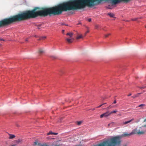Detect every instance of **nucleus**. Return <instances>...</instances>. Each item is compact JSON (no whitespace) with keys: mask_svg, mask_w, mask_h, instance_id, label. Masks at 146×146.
I'll use <instances>...</instances> for the list:
<instances>
[{"mask_svg":"<svg viewBox=\"0 0 146 146\" xmlns=\"http://www.w3.org/2000/svg\"><path fill=\"white\" fill-rule=\"evenodd\" d=\"M95 108H93V109H92V110H95Z\"/></svg>","mask_w":146,"mask_h":146,"instance_id":"obj_36","label":"nucleus"},{"mask_svg":"<svg viewBox=\"0 0 146 146\" xmlns=\"http://www.w3.org/2000/svg\"><path fill=\"white\" fill-rule=\"evenodd\" d=\"M0 40L4 41V40L2 38H0Z\"/></svg>","mask_w":146,"mask_h":146,"instance_id":"obj_29","label":"nucleus"},{"mask_svg":"<svg viewBox=\"0 0 146 146\" xmlns=\"http://www.w3.org/2000/svg\"><path fill=\"white\" fill-rule=\"evenodd\" d=\"M39 52L40 53H42L44 52V50L42 48H40L39 50Z\"/></svg>","mask_w":146,"mask_h":146,"instance_id":"obj_11","label":"nucleus"},{"mask_svg":"<svg viewBox=\"0 0 146 146\" xmlns=\"http://www.w3.org/2000/svg\"><path fill=\"white\" fill-rule=\"evenodd\" d=\"M110 115L111 113L110 112H109V111H107V112L101 114L100 116V117L101 118H102L103 117L107 118Z\"/></svg>","mask_w":146,"mask_h":146,"instance_id":"obj_3","label":"nucleus"},{"mask_svg":"<svg viewBox=\"0 0 146 146\" xmlns=\"http://www.w3.org/2000/svg\"><path fill=\"white\" fill-rule=\"evenodd\" d=\"M133 130L134 134H137L139 135L143 134L146 131V125L138 127Z\"/></svg>","mask_w":146,"mask_h":146,"instance_id":"obj_2","label":"nucleus"},{"mask_svg":"<svg viewBox=\"0 0 146 146\" xmlns=\"http://www.w3.org/2000/svg\"><path fill=\"white\" fill-rule=\"evenodd\" d=\"M131 94H129V95H128V96H131Z\"/></svg>","mask_w":146,"mask_h":146,"instance_id":"obj_32","label":"nucleus"},{"mask_svg":"<svg viewBox=\"0 0 146 146\" xmlns=\"http://www.w3.org/2000/svg\"><path fill=\"white\" fill-rule=\"evenodd\" d=\"M145 27H146V26H145Z\"/></svg>","mask_w":146,"mask_h":146,"instance_id":"obj_39","label":"nucleus"},{"mask_svg":"<svg viewBox=\"0 0 146 146\" xmlns=\"http://www.w3.org/2000/svg\"><path fill=\"white\" fill-rule=\"evenodd\" d=\"M64 30H63L62 31V33H64Z\"/></svg>","mask_w":146,"mask_h":146,"instance_id":"obj_30","label":"nucleus"},{"mask_svg":"<svg viewBox=\"0 0 146 146\" xmlns=\"http://www.w3.org/2000/svg\"><path fill=\"white\" fill-rule=\"evenodd\" d=\"M88 21L89 22L91 21V19H89L88 20Z\"/></svg>","mask_w":146,"mask_h":146,"instance_id":"obj_28","label":"nucleus"},{"mask_svg":"<svg viewBox=\"0 0 146 146\" xmlns=\"http://www.w3.org/2000/svg\"><path fill=\"white\" fill-rule=\"evenodd\" d=\"M83 38V36L81 35L78 36H77V37H76V38L77 39H79L80 38Z\"/></svg>","mask_w":146,"mask_h":146,"instance_id":"obj_15","label":"nucleus"},{"mask_svg":"<svg viewBox=\"0 0 146 146\" xmlns=\"http://www.w3.org/2000/svg\"><path fill=\"white\" fill-rule=\"evenodd\" d=\"M138 96L137 95H135L134 96H132V97L133 98H135L137 97Z\"/></svg>","mask_w":146,"mask_h":146,"instance_id":"obj_21","label":"nucleus"},{"mask_svg":"<svg viewBox=\"0 0 146 146\" xmlns=\"http://www.w3.org/2000/svg\"><path fill=\"white\" fill-rule=\"evenodd\" d=\"M138 18H134V19H132L131 20L133 21H136Z\"/></svg>","mask_w":146,"mask_h":146,"instance_id":"obj_17","label":"nucleus"},{"mask_svg":"<svg viewBox=\"0 0 146 146\" xmlns=\"http://www.w3.org/2000/svg\"><path fill=\"white\" fill-rule=\"evenodd\" d=\"M139 88H140V89H143V88H146V86H142V87H139Z\"/></svg>","mask_w":146,"mask_h":146,"instance_id":"obj_23","label":"nucleus"},{"mask_svg":"<svg viewBox=\"0 0 146 146\" xmlns=\"http://www.w3.org/2000/svg\"><path fill=\"white\" fill-rule=\"evenodd\" d=\"M82 123V121H79L77 123H78V125H80V124H81V123Z\"/></svg>","mask_w":146,"mask_h":146,"instance_id":"obj_22","label":"nucleus"},{"mask_svg":"<svg viewBox=\"0 0 146 146\" xmlns=\"http://www.w3.org/2000/svg\"><path fill=\"white\" fill-rule=\"evenodd\" d=\"M74 38H68L66 39L67 41L69 43L72 42V40Z\"/></svg>","mask_w":146,"mask_h":146,"instance_id":"obj_7","label":"nucleus"},{"mask_svg":"<svg viewBox=\"0 0 146 146\" xmlns=\"http://www.w3.org/2000/svg\"><path fill=\"white\" fill-rule=\"evenodd\" d=\"M27 40H27V39H26L25 40V41H27Z\"/></svg>","mask_w":146,"mask_h":146,"instance_id":"obj_38","label":"nucleus"},{"mask_svg":"<svg viewBox=\"0 0 146 146\" xmlns=\"http://www.w3.org/2000/svg\"><path fill=\"white\" fill-rule=\"evenodd\" d=\"M134 120V119H132L129 121H125V122H124L123 123V124H124V125H125V124H127V123H128L131 122V121H133Z\"/></svg>","mask_w":146,"mask_h":146,"instance_id":"obj_6","label":"nucleus"},{"mask_svg":"<svg viewBox=\"0 0 146 146\" xmlns=\"http://www.w3.org/2000/svg\"><path fill=\"white\" fill-rule=\"evenodd\" d=\"M99 26L98 25H95V28L96 29H98L99 28Z\"/></svg>","mask_w":146,"mask_h":146,"instance_id":"obj_18","label":"nucleus"},{"mask_svg":"<svg viewBox=\"0 0 146 146\" xmlns=\"http://www.w3.org/2000/svg\"><path fill=\"white\" fill-rule=\"evenodd\" d=\"M114 123L113 122H111V123L108 124V126H109V127H111L113 126V125L112 124H114Z\"/></svg>","mask_w":146,"mask_h":146,"instance_id":"obj_14","label":"nucleus"},{"mask_svg":"<svg viewBox=\"0 0 146 146\" xmlns=\"http://www.w3.org/2000/svg\"><path fill=\"white\" fill-rule=\"evenodd\" d=\"M108 15L111 17H114V15L113 13H109Z\"/></svg>","mask_w":146,"mask_h":146,"instance_id":"obj_12","label":"nucleus"},{"mask_svg":"<svg viewBox=\"0 0 146 146\" xmlns=\"http://www.w3.org/2000/svg\"><path fill=\"white\" fill-rule=\"evenodd\" d=\"M112 108V106L110 105L109 106V107H108V108H107L108 109H110L111 108Z\"/></svg>","mask_w":146,"mask_h":146,"instance_id":"obj_24","label":"nucleus"},{"mask_svg":"<svg viewBox=\"0 0 146 146\" xmlns=\"http://www.w3.org/2000/svg\"><path fill=\"white\" fill-rule=\"evenodd\" d=\"M50 134H54L55 135H56L58 134V133H53L52 132V131H50L48 133H47V135H48Z\"/></svg>","mask_w":146,"mask_h":146,"instance_id":"obj_9","label":"nucleus"},{"mask_svg":"<svg viewBox=\"0 0 146 146\" xmlns=\"http://www.w3.org/2000/svg\"><path fill=\"white\" fill-rule=\"evenodd\" d=\"M9 139H13L15 137V135H14L9 134Z\"/></svg>","mask_w":146,"mask_h":146,"instance_id":"obj_10","label":"nucleus"},{"mask_svg":"<svg viewBox=\"0 0 146 146\" xmlns=\"http://www.w3.org/2000/svg\"><path fill=\"white\" fill-rule=\"evenodd\" d=\"M44 27L42 25L40 24L37 25V28L40 29L41 28H44Z\"/></svg>","mask_w":146,"mask_h":146,"instance_id":"obj_8","label":"nucleus"},{"mask_svg":"<svg viewBox=\"0 0 146 146\" xmlns=\"http://www.w3.org/2000/svg\"><path fill=\"white\" fill-rule=\"evenodd\" d=\"M25 19V13L18 14L7 19H5L0 21V27L9 24L14 21Z\"/></svg>","mask_w":146,"mask_h":146,"instance_id":"obj_1","label":"nucleus"},{"mask_svg":"<svg viewBox=\"0 0 146 146\" xmlns=\"http://www.w3.org/2000/svg\"><path fill=\"white\" fill-rule=\"evenodd\" d=\"M123 146H127V145L126 144L124 145Z\"/></svg>","mask_w":146,"mask_h":146,"instance_id":"obj_35","label":"nucleus"},{"mask_svg":"<svg viewBox=\"0 0 146 146\" xmlns=\"http://www.w3.org/2000/svg\"><path fill=\"white\" fill-rule=\"evenodd\" d=\"M144 106H145V104H141L140 105H139V106H138L139 107H141V108H143L142 107Z\"/></svg>","mask_w":146,"mask_h":146,"instance_id":"obj_16","label":"nucleus"},{"mask_svg":"<svg viewBox=\"0 0 146 146\" xmlns=\"http://www.w3.org/2000/svg\"><path fill=\"white\" fill-rule=\"evenodd\" d=\"M117 111L116 110H114L112 111H111V112H110V113H111V114L112 113H116L117 112Z\"/></svg>","mask_w":146,"mask_h":146,"instance_id":"obj_13","label":"nucleus"},{"mask_svg":"<svg viewBox=\"0 0 146 146\" xmlns=\"http://www.w3.org/2000/svg\"><path fill=\"white\" fill-rule=\"evenodd\" d=\"M144 122H145L146 123V119H145ZM145 125H146V124H145Z\"/></svg>","mask_w":146,"mask_h":146,"instance_id":"obj_33","label":"nucleus"},{"mask_svg":"<svg viewBox=\"0 0 146 146\" xmlns=\"http://www.w3.org/2000/svg\"><path fill=\"white\" fill-rule=\"evenodd\" d=\"M74 33L72 32L68 33H67L66 35L68 36L70 38H73V35Z\"/></svg>","mask_w":146,"mask_h":146,"instance_id":"obj_4","label":"nucleus"},{"mask_svg":"<svg viewBox=\"0 0 146 146\" xmlns=\"http://www.w3.org/2000/svg\"><path fill=\"white\" fill-rule=\"evenodd\" d=\"M116 103V100H114L113 103V104H115Z\"/></svg>","mask_w":146,"mask_h":146,"instance_id":"obj_25","label":"nucleus"},{"mask_svg":"<svg viewBox=\"0 0 146 146\" xmlns=\"http://www.w3.org/2000/svg\"><path fill=\"white\" fill-rule=\"evenodd\" d=\"M134 134V132L133 130L130 133H125L122 135V136H130L131 135Z\"/></svg>","mask_w":146,"mask_h":146,"instance_id":"obj_5","label":"nucleus"},{"mask_svg":"<svg viewBox=\"0 0 146 146\" xmlns=\"http://www.w3.org/2000/svg\"><path fill=\"white\" fill-rule=\"evenodd\" d=\"M89 32V31H86V33H88V32Z\"/></svg>","mask_w":146,"mask_h":146,"instance_id":"obj_37","label":"nucleus"},{"mask_svg":"<svg viewBox=\"0 0 146 146\" xmlns=\"http://www.w3.org/2000/svg\"><path fill=\"white\" fill-rule=\"evenodd\" d=\"M142 93H138L137 94H141Z\"/></svg>","mask_w":146,"mask_h":146,"instance_id":"obj_31","label":"nucleus"},{"mask_svg":"<svg viewBox=\"0 0 146 146\" xmlns=\"http://www.w3.org/2000/svg\"><path fill=\"white\" fill-rule=\"evenodd\" d=\"M106 104V103H104L101 105H100V106H98L97 107V108H100V107L102 105H104V104Z\"/></svg>","mask_w":146,"mask_h":146,"instance_id":"obj_19","label":"nucleus"},{"mask_svg":"<svg viewBox=\"0 0 146 146\" xmlns=\"http://www.w3.org/2000/svg\"><path fill=\"white\" fill-rule=\"evenodd\" d=\"M110 35V34L108 33L107 34H106L105 35V37H107L109 35Z\"/></svg>","mask_w":146,"mask_h":146,"instance_id":"obj_20","label":"nucleus"},{"mask_svg":"<svg viewBox=\"0 0 146 146\" xmlns=\"http://www.w3.org/2000/svg\"><path fill=\"white\" fill-rule=\"evenodd\" d=\"M16 126H17V127H20V125H19V124H16Z\"/></svg>","mask_w":146,"mask_h":146,"instance_id":"obj_26","label":"nucleus"},{"mask_svg":"<svg viewBox=\"0 0 146 146\" xmlns=\"http://www.w3.org/2000/svg\"><path fill=\"white\" fill-rule=\"evenodd\" d=\"M43 38H46V37L45 36H44L43 37Z\"/></svg>","mask_w":146,"mask_h":146,"instance_id":"obj_34","label":"nucleus"},{"mask_svg":"<svg viewBox=\"0 0 146 146\" xmlns=\"http://www.w3.org/2000/svg\"><path fill=\"white\" fill-rule=\"evenodd\" d=\"M21 141V140L20 139L18 140L17 141L18 143H19Z\"/></svg>","mask_w":146,"mask_h":146,"instance_id":"obj_27","label":"nucleus"}]
</instances>
